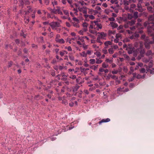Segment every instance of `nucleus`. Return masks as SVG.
<instances>
[{
	"label": "nucleus",
	"instance_id": "1",
	"mask_svg": "<svg viewBox=\"0 0 154 154\" xmlns=\"http://www.w3.org/2000/svg\"><path fill=\"white\" fill-rule=\"evenodd\" d=\"M93 23L95 24V25H94V29L98 31H99L100 29H102V25L101 24L99 23L98 21H91V23L93 24Z\"/></svg>",
	"mask_w": 154,
	"mask_h": 154
},
{
	"label": "nucleus",
	"instance_id": "2",
	"mask_svg": "<svg viewBox=\"0 0 154 154\" xmlns=\"http://www.w3.org/2000/svg\"><path fill=\"white\" fill-rule=\"evenodd\" d=\"M60 23L59 22H53L51 23L49 25L52 29H56L57 27L60 26Z\"/></svg>",
	"mask_w": 154,
	"mask_h": 154
},
{
	"label": "nucleus",
	"instance_id": "3",
	"mask_svg": "<svg viewBox=\"0 0 154 154\" xmlns=\"http://www.w3.org/2000/svg\"><path fill=\"white\" fill-rule=\"evenodd\" d=\"M60 35L57 34L56 35L55 38V41L57 42L60 44H63L65 43V41L62 38H60Z\"/></svg>",
	"mask_w": 154,
	"mask_h": 154
},
{
	"label": "nucleus",
	"instance_id": "4",
	"mask_svg": "<svg viewBox=\"0 0 154 154\" xmlns=\"http://www.w3.org/2000/svg\"><path fill=\"white\" fill-rule=\"evenodd\" d=\"M57 9H51V12L54 14H58L60 15H62L63 14L62 11L60 10V7H57Z\"/></svg>",
	"mask_w": 154,
	"mask_h": 154
},
{
	"label": "nucleus",
	"instance_id": "5",
	"mask_svg": "<svg viewBox=\"0 0 154 154\" xmlns=\"http://www.w3.org/2000/svg\"><path fill=\"white\" fill-rule=\"evenodd\" d=\"M87 8L85 7H83L82 8L79 7L78 8V10H79V11L80 12L83 13L84 14H87Z\"/></svg>",
	"mask_w": 154,
	"mask_h": 154
},
{
	"label": "nucleus",
	"instance_id": "6",
	"mask_svg": "<svg viewBox=\"0 0 154 154\" xmlns=\"http://www.w3.org/2000/svg\"><path fill=\"white\" fill-rule=\"evenodd\" d=\"M143 46V44L142 42L140 43V49H138V51L140 52L141 54L142 55L144 52V49H142V48Z\"/></svg>",
	"mask_w": 154,
	"mask_h": 154
},
{
	"label": "nucleus",
	"instance_id": "7",
	"mask_svg": "<svg viewBox=\"0 0 154 154\" xmlns=\"http://www.w3.org/2000/svg\"><path fill=\"white\" fill-rule=\"evenodd\" d=\"M98 33L99 34L98 36L101 39H105L106 35V34L103 32H98Z\"/></svg>",
	"mask_w": 154,
	"mask_h": 154
},
{
	"label": "nucleus",
	"instance_id": "8",
	"mask_svg": "<svg viewBox=\"0 0 154 154\" xmlns=\"http://www.w3.org/2000/svg\"><path fill=\"white\" fill-rule=\"evenodd\" d=\"M110 121V119L109 118H107L106 119H102L101 121H100L99 122L100 124L101 123L104 122H109Z\"/></svg>",
	"mask_w": 154,
	"mask_h": 154
},
{
	"label": "nucleus",
	"instance_id": "9",
	"mask_svg": "<svg viewBox=\"0 0 154 154\" xmlns=\"http://www.w3.org/2000/svg\"><path fill=\"white\" fill-rule=\"evenodd\" d=\"M110 24L113 28H116L118 26V25L117 23L113 22H111Z\"/></svg>",
	"mask_w": 154,
	"mask_h": 154
},
{
	"label": "nucleus",
	"instance_id": "10",
	"mask_svg": "<svg viewBox=\"0 0 154 154\" xmlns=\"http://www.w3.org/2000/svg\"><path fill=\"white\" fill-rule=\"evenodd\" d=\"M81 56L83 57H86L87 56L86 53L85 51H83L79 54Z\"/></svg>",
	"mask_w": 154,
	"mask_h": 154
},
{
	"label": "nucleus",
	"instance_id": "11",
	"mask_svg": "<svg viewBox=\"0 0 154 154\" xmlns=\"http://www.w3.org/2000/svg\"><path fill=\"white\" fill-rule=\"evenodd\" d=\"M67 52L65 51H63L60 52V54L61 57L64 56L65 54H67Z\"/></svg>",
	"mask_w": 154,
	"mask_h": 154
},
{
	"label": "nucleus",
	"instance_id": "12",
	"mask_svg": "<svg viewBox=\"0 0 154 154\" xmlns=\"http://www.w3.org/2000/svg\"><path fill=\"white\" fill-rule=\"evenodd\" d=\"M89 32L91 33L97 34V32L95 30H93L91 29H89Z\"/></svg>",
	"mask_w": 154,
	"mask_h": 154
},
{
	"label": "nucleus",
	"instance_id": "13",
	"mask_svg": "<svg viewBox=\"0 0 154 154\" xmlns=\"http://www.w3.org/2000/svg\"><path fill=\"white\" fill-rule=\"evenodd\" d=\"M114 50L113 48H111L108 49V52L109 54H112L114 53Z\"/></svg>",
	"mask_w": 154,
	"mask_h": 154
},
{
	"label": "nucleus",
	"instance_id": "14",
	"mask_svg": "<svg viewBox=\"0 0 154 154\" xmlns=\"http://www.w3.org/2000/svg\"><path fill=\"white\" fill-rule=\"evenodd\" d=\"M95 60L94 59H91L89 60V63L91 64H93L95 63Z\"/></svg>",
	"mask_w": 154,
	"mask_h": 154
},
{
	"label": "nucleus",
	"instance_id": "15",
	"mask_svg": "<svg viewBox=\"0 0 154 154\" xmlns=\"http://www.w3.org/2000/svg\"><path fill=\"white\" fill-rule=\"evenodd\" d=\"M69 57L71 60L74 61L75 60L74 57L72 55L70 54L69 55Z\"/></svg>",
	"mask_w": 154,
	"mask_h": 154
},
{
	"label": "nucleus",
	"instance_id": "16",
	"mask_svg": "<svg viewBox=\"0 0 154 154\" xmlns=\"http://www.w3.org/2000/svg\"><path fill=\"white\" fill-rule=\"evenodd\" d=\"M86 53L87 55L88 54L89 55H91L93 53V51L92 50H88L87 51V52Z\"/></svg>",
	"mask_w": 154,
	"mask_h": 154
},
{
	"label": "nucleus",
	"instance_id": "17",
	"mask_svg": "<svg viewBox=\"0 0 154 154\" xmlns=\"http://www.w3.org/2000/svg\"><path fill=\"white\" fill-rule=\"evenodd\" d=\"M135 23V22L134 20H132L128 22V24L130 26L133 25Z\"/></svg>",
	"mask_w": 154,
	"mask_h": 154
},
{
	"label": "nucleus",
	"instance_id": "18",
	"mask_svg": "<svg viewBox=\"0 0 154 154\" xmlns=\"http://www.w3.org/2000/svg\"><path fill=\"white\" fill-rule=\"evenodd\" d=\"M101 38H99L98 36V37L97 38V40H96V42H97L100 43V45H101L102 44V42L100 41V39Z\"/></svg>",
	"mask_w": 154,
	"mask_h": 154
},
{
	"label": "nucleus",
	"instance_id": "19",
	"mask_svg": "<svg viewBox=\"0 0 154 154\" xmlns=\"http://www.w3.org/2000/svg\"><path fill=\"white\" fill-rule=\"evenodd\" d=\"M73 26L76 28H79V25L78 23L75 22L73 23Z\"/></svg>",
	"mask_w": 154,
	"mask_h": 154
},
{
	"label": "nucleus",
	"instance_id": "20",
	"mask_svg": "<svg viewBox=\"0 0 154 154\" xmlns=\"http://www.w3.org/2000/svg\"><path fill=\"white\" fill-rule=\"evenodd\" d=\"M127 50L128 51V52L129 54H131L132 53L133 50L131 48H127Z\"/></svg>",
	"mask_w": 154,
	"mask_h": 154
},
{
	"label": "nucleus",
	"instance_id": "21",
	"mask_svg": "<svg viewBox=\"0 0 154 154\" xmlns=\"http://www.w3.org/2000/svg\"><path fill=\"white\" fill-rule=\"evenodd\" d=\"M94 54L96 55L97 57H99L101 56V54L100 52L97 51L94 53Z\"/></svg>",
	"mask_w": 154,
	"mask_h": 154
},
{
	"label": "nucleus",
	"instance_id": "22",
	"mask_svg": "<svg viewBox=\"0 0 154 154\" xmlns=\"http://www.w3.org/2000/svg\"><path fill=\"white\" fill-rule=\"evenodd\" d=\"M96 63L97 64H100L102 62V60L98 58H96Z\"/></svg>",
	"mask_w": 154,
	"mask_h": 154
},
{
	"label": "nucleus",
	"instance_id": "23",
	"mask_svg": "<svg viewBox=\"0 0 154 154\" xmlns=\"http://www.w3.org/2000/svg\"><path fill=\"white\" fill-rule=\"evenodd\" d=\"M102 52L104 54H106L108 53V51H107V50L105 48L103 49L102 50Z\"/></svg>",
	"mask_w": 154,
	"mask_h": 154
},
{
	"label": "nucleus",
	"instance_id": "24",
	"mask_svg": "<svg viewBox=\"0 0 154 154\" xmlns=\"http://www.w3.org/2000/svg\"><path fill=\"white\" fill-rule=\"evenodd\" d=\"M116 38L119 39L121 38V35L120 33H118L116 35Z\"/></svg>",
	"mask_w": 154,
	"mask_h": 154
},
{
	"label": "nucleus",
	"instance_id": "25",
	"mask_svg": "<svg viewBox=\"0 0 154 154\" xmlns=\"http://www.w3.org/2000/svg\"><path fill=\"white\" fill-rule=\"evenodd\" d=\"M88 26V24L86 22H84L82 24V26L84 28H87Z\"/></svg>",
	"mask_w": 154,
	"mask_h": 154
},
{
	"label": "nucleus",
	"instance_id": "26",
	"mask_svg": "<svg viewBox=\"0 0 154 154\" xmlns=\"http://www.w3.org/2000/svg\"><path fill=\"white\" fill-rule=\"evenodd\" d=\"M115 33V32L114 31H112L111 30H109L108 31V34L109 35H110L111 34H114Z\"/></svg>",
	"mask_w": 154,
	"mask_h": 154
},
{
	"label": "nucleus",
	"instance_id": "27",
	"mask_svg": "<svg viewBox=\"0 0 154 154\" xmlns=\"http://www.w3.org/2000/svg\"><path fill=\"white\" fill-rule=\"evenodd\" d=\"M115 77L116 76L114 75H112L111 74H109L107 76V77L108 78H110L111 77L113 79H114Z\"/></svg>",
	"mask_w": 154,
	"mask_h": 154
},
{
	"label": "nucleus",
	"instance_id": "28",
	"mask_svg": "<svg viewBox=\"0 0 154 154\" xmlns=\"http://www.w3.org/2000/svg\"><path fill=\"white\" fill-rule=\"evenodd\" d=\"M105 45L106 46H108L109 45L111 44V42L110 41L106 42L105 43Z\"/></svg>",
	"mask_w": 154,
	"mask_h": 154
},
{
	"label": "nucleus",
	"instance_id": "29",
	"mask_svg": "<svg viewBox=\"0 0 154 154\" xmlns=\"http://www.w3.org/2000/svg\"><path fill=\"white\" fill-rule=\"evenodd\" d=\"M113 60L112 59H106V61L107 62H109L110 63H111L112 62Z\"/></svg>",
	"mask_w": 154,
	"mask_h": 154
},
{
	"label": "nucleus",
	"instance_id": "30",
	"mask_svg": "<svg viewBox=\"0 0 154 154\" xmlns=\"http://www.w3.org/2000/svg\"><path fill=\"white\" fill-rule=\"evenodd\" d=\"M110 2L112 4L115 3L116 4H118V2L117 0H111Z\"/></svg>",
	"mask_w": 154,
	"mask_h": 154
},
{
	"label": "nucleus",
	"instance_id": "31",
	"mask_svg": "<svg viewBox=\"0 0 154 154\" xmlns=\"http://www.w3.org/2000/svg\"><path fill=\"white\" fill-rule=\"evenodd\" d=\"M102 67L104 68H107L108 67V65L106 64L105 63H103V64H102Z\"/></svg>",
	"mask_w": 154,
	"mask_h": 154
},
{
	"label": "nucleus",
	"instance_id": "32",
	"mask_svg": "<svg viewBox=\"0 0 154 154\" xmlns=\"http://www.w3.org/2000/svg\"><path fill=\"white\" fill-rule=\"evenodd\" d=\"M124 4L125 5H128L129 4V2L126 0H123Z\"/></svg>",
	"mask_w": 154,
	"mask_h": 154
},
{
	"label": "nucleus",
	"instance_id": "33",
	"mask_svg": "<svg viewBox=\"0 0 154 154\" xmlns=\"http://www.w3.org/2000/svg\"><path fill=\"white\" fill-rule=\"evenodd\" d=\"M152 54V52L151 51L149 50L147 51L146 53V54L147 56H149L151 55Z\"/></svg>",
	"mask_w": 154,
	"mask_h": 154
},
{
	"label": "nucleus",
	"instance_id": "34",
	"mask_svg": "<svg viewBox=\"0 0 154 154\" xmlns=\"http://www.w3.org/2000/svg\"><path fill=\"white\" fill-rule=\"evenodd\" d=\"M133 77L131 78L130 79H129V80L130 81H133L134 80V77H135L136 75V74L135 73H133Z\"/></svg>",
	"mask_w": 154,
	"mask_h": 154
},
{
	"label": "nucleus",
	"instance_id": "35",
	"mask_svg": "<svg viewBox=\"0 0 154 154\" xmlns=\"http://www.w3.org/2000/svg\"><path fill=\"white\" fill-rule=\"evenodd\" d=\"M88 17L91 20H93L95 19V17L92 15H90L88 16Z\"/></svg>",
	"mask_w": 154,
	"mask_h": 154
},
{
	"label": "nucleus",
	"instance_id": "36",
	"mask_svg": "<svg viewBox=\"0 0 154 154\" xmlns=\"http://www.w3.org/2000/svg\"><path fill=\"white\" fill-rule=\"evenodd\" d=\"M63 12L64 13V14L67 15V16H68L69 15V12H68V11H67V10H63Z\"/></svg>",
	"mask_w": 154,
	"mask_h": 154
},
{
	"label": "nucleus",
	"instance_id": "37",
	"mask_svg": "<svg viewBox=\"0 0 154 154\" xmlns=\"http://www.w3.org/2000/svg\"><path fill=\"white\" fill-rule=\"evenodd\" d=\"M145 47L147 48H149V42L147 43V42H146L145 44Z\"/></svg>",
	"mask_w": 154,
	"mask_h": 154
},
{
	"label": "nucleus",
	"instance_id": "38",
	"mask_svg": "<svg viewBox=\"0 0 154 154\" xmlns=\"http://www.w3.org/2000/svg\"><path fill=\"white\" fill-rule=\"evenodd\" d=\"M95 9L97 11H100L101 10V9L100 7L97 6L95 7Z\"/></svg>",
	"mask_w": 154,
	"mask_h": 154
},
{
	"label": "nucleus",
	"instance_id": "39",
	"mask_svg": "<svg viewBox=\"0 0 154 154\" xmlns=\"http://www.w3.org/2000/svg\"><path fill=\"white\" fill-rule=\"evenodd\" d=\"M88 46L85 44H83V47L84 50L88 48Z\"/></svg>",
	"mask_w": 154,
	"mask_h": 154
},
{
	"label": "nucleus",
	"instance_id": "40",
	"mask_svg": "<svg viewBox=\"0 0 154 154\" xmlns=\"http://www.w3.org/2000/svg\"><path fill=\"white\" fill-rule=\"evenodd\" d=\"M118 72V70H114L112 72V73L113 74H117Z\"/></svg>",
	"mask_w": 154,
	"mask_h": 154
},
{
	"label": "nucleus",
	"instance_id": "41",
	"mask_svg": "<svg viewBox=\"0 0 154 154\" xmlns=\"http://www.w3.org/2000/svg\"><path fill=\"white\" fill-rule=\"evenodd\" d=\"M104 12L107 14H108L109 13V10L108 9H106L104 10Z\"/></svg>",
	"mask_w": 154,
	"mask_h": 154
},
{
	"label": "nucleus",
	"instance_id": "42",
	"mask_svg": "<svg viewBox=\"0 0 154 154\" xmlns=\"http://www.w3.org/2000/svg\"><path fill=\"white\" fill-rule=\"evenodd\" d=\"M124 57L126 60H129V57L126 54L124 55Z\"/></svg>",
	"mask_w": 154,
	"mask_h": 154
},
{
	"label": "nucleus",
	"instance_id": "43",
	"mask_svg": "<svg viewBox=\"0 0 154 154\" xmlns=\"http://www.w3.org/2000/svg\"><path fill=\"white\" fill-rule=\"evenodd\" d=\"M136 5H135L134 4H132L131 5V8H135L136 7Z\"/></svg>",
	"mask_w": 154,
	"mask_h": 154
},
{
	"label": "nucleus",
	"instance_id": "44",
	"mask_svg": "<svg viewBox=\"0 0 154 154\" xmlns=\"http://www.w3.org/2000/svg\"><path fill=\"white\" fill-rule=\"evenodd\" d=\"M102 5L103 6V7H104L105 8H107L108 7L107 4L106 3H103L102 4Z\"/></svg>",
	"mask_w": 154,
	"mask_h": 154
},
{
	"label": "nucleus",
	"instance_id": "45",
	"mask_svg": "<svg viewBox=\"0 0 154 154\" xmlns=\"http://www.w3.org/2000/svg\"><path fill=\"white\" fill-rule=\"evenodd\" d=\"M138 13L137 12H135L134 13V17L136 18H137L138 17L137 15H138Z\"/></svg>",
	"mask_w": 154,
	"mask_h": 154
},
{
	"label": "nucleus",
	"instance_id": "46",
	"mask_svg": "<svg viewBox=\"0 0 154 154\" xmlns=\"http://www.w3.org/2000/svg\"><path fill=\"white\" fill-rule=\"evenodd\" d=\"M92 47L93 48H95V49H97L99 48V46H97L96 45H92Z\"/></svg>",
	"mask_w": 154,
	"mask_h": 154
},
{
	"label": "nucleus",
	"instance_id": "47",
	"mask_svg": "<svg viewBox=\"0 0 154 154\" xmlns=\"http://www.w3.org/2000/svg\"><path fill=\"white\" fill-rule=\"evenodd\" d=\"M66 48H67V50L69 51H72V49L70 46H69L67 48L66 47Z\"/></svg>",
	"mask_w": 154,
	"mask_h": 154
},
{
	"label": "nucleus",
	"instance_id": "48",
	"mask_svg": "<svg viewBox=\"0 0 154 154\" xmlns=\"http://www.w3.org/2000/svg\"><path fill=\"white\" fill-rule=\"evenodd\" d=\"M54 19H55L56 20H58V22L60 23L61 22V21L59 20L57 17L56 16L55 17H54Z\"/></svg>",
	"mask_w": 154,
	"mask_h": 154
},
{
	"label": "nucleus",
	"instance_id": "49",
	"mask_svg": "<svg viewBox=\"0 0 154 154\" xmlns=\"http://www.w3.org/2000/svg\"><path fill=\"white\" fill-rule=\"evenodd\" d=\"M79 33L81 35H83L84 34V32L83 30H81L79 32Z\"/></svg>",
	"mask_w": 154,
	"mask_h": 154
},
{
	"label": "nucleus",
	"instance_id": "50",
	"mask_svg": "<svg viewBox=\"0 0 154 154\" xmlns=\"http://www.w3.org/2000/svg\"><path fill=\"white\" fill-rule=\"evenodd\" d=\"M118 55V53H115L112 55V57L113 58H116Z\"/></svg>",
	"mask_w": 154,
	"mask_h": 154
},
{
	"label": "nucleus",
	"instance_id": "51",
	"mask_svg": "<svg viewBox=\"0 0 154 154\" xmlns=\"http://www.w3.org/2000/svg\"><path fill=\"white\" fill-rule=\"evenodd\" d=\"M52 4L53 6H54V5H57V2L55 1H54L52 2Z\"/></svg>",
	"mask_w": 154,
	"mask_h": 154
},
{
	"label": "nucleus",
	"instance_id": "52",
	"mask_svg": "<svg viewBox=\"0 0 154 154\" xmlns=\"http://www.w3.org/2000/svg\"><path fill=\"white\" fill-rule=\"evenodd\" d=\"M130 70L131 72H130V74H131L132 72H133L134 70V69L133 67H130Z\"/></svg>",
	"mask_w": 154,
	"mask_h": 154
},
{
	"label": "nucleus",
	"instance_id": "53",
	"mask_svg": "<svg viewBox=\"0 0 154 154\" xmlns=\"http://www.w3.org/2000/svg\"><path fill=\"white\" fill-rule=\"evenodd\" d=\"M140 72L142 73H144L146 71V70L144 68H142L141 69L140 71Z\"/></svg>",
	"mask_w": 154,
	"mask_h": 154
},
{
	"label": "nucleus",
	"instance_id": "54",
	"mask_svg": "<svg viewBox=\"0 0 154 154\" xmlns=\"http://www.w3.org/2000/svg\"><path fill=\"white\" fill-rule=\"evenodd\" d=\"M66 25L68 27H69L71 26V25L70 23L69 22L66 23Z\"/></svg>",
	"mask_w": 154,
	"mask_h": 154
},
{
	"label": "nucleus",
	"instance_id": "55",
	"mask_svg": "<svg viewBox=\"0 0 154 154\" xmlns=\"http://www.w3.org/2000/svg\"><path fill=\"white\" fill-rule=\"evenodd\" d=\"M94 25H93V24H91V25L89 27V29H94Z\"/></svg>",
	"mask_w": 154,
	"mask_h": 154
},
{
	"label": "nucleus",
	"instance_id": "56",
	"mask_svg": "<svg viewBox=\"0 0 154 154\" xmlns=\"http://www.w3.org/2000/svg\"><path fill=\"white\" fill-rule=\"evenodd\" d=\"M119 39L116 38L114 40V42L115 43H117L119 42Z\"/></svg>",
	"mask_w": 154,
	"mask_h": 154
},
{
	"label": "nucleus",
	"instance_id": "57",
	"mask_svg": "<svg viewBox=\"0 0 154 154\" xmlns=\"http://www.w3.org/2000/svg\"><path fill=\"white\" fill-rule=\"evenodd\" d=\"M154 69H153V70H152L151 69H150L149 70V72L151 74H154Z\"/></svg>",
	"mask_w": 154,
	"mask_h": 154
},
{
	"label": "nucleus",
	"instance_id": "58",
	"mask_svg": "<svg viewBox=\"0 0 154 154\" xmlns=\"http://www.w3.org/2000/svg\"><path fill=\"white\" fill-rule=\"evenodd\" d=\"M64 68V66H59V69L60 70H62V69H63Z\"/></svg>",
	"mask_w": 154,
	"mask_h": 154
},
{
	"label": "nucleus",
	"instance_id": "59",
	"mask_svg": "<svg viewBox=\"0 0 154 154\" xmlns=\"http://www.w3.org/2000/svg\"><path fill=\"white\" fill-rule=\"evenodd\" d=\"M147 8L148 10L149 11H151L152 9V8L150 6L148 7Z\"/></svg>",
	"mask_w": 154,
	"mask_h": 154
},
{
	"label": "nucleus",
	"instance_id": "60",
	"mask_svg": "<svg viewBox=\"0 0 154 154\" xmlns=\"http://www.w3.org/2000/svg\"><path fill=\"white\" fill-rule=\"evenodd\" d=\"M70 78L72 79H75L76 78V76L75 75H73L70 77Z\"/></svg>",
	"mask_w": 154,
	"mask_h": 154
},
{
	"label": "nucleus",
	"instance_id": "61",
	"mask_svg": "<svg viewBox=\"0 0 154 154\" xmlns=\"http://www.w3.org/2000/svg\"><path fill=\"white\" fill-rule=\"evenodd\" d=\"M153 66V64L152 62L151 61H150L149 63V68H151L152 67V66Z\"/></svg>",
	"mask_w": 154,
	"mask_h": 154
},
{
	"label": "nucleus",
	"instance_id": "62",
	"mask_svg": "<svg viewBox=\"0 0 154 154\" xmlns=\"http://www.w3.org/2000/svg\"><path fill=\"white\" fill-rule=\"evenodd\" d=\"M109 20L110 21H114L115 20V18L113 17L109 18Z\"/></svg>",
	"mask_w": 154,
	"mask_h": 154
},
{
	"label": "nucleus",
	"instance_id": "63",
	"mask_svg": "<svg viewBox=\"0 0 154 154\" xmlns=\"http://www.w3.org/2000/svg\"><path fill=\"white\" fill-rule=\"evenodd\" d=\"M62 103L65 105H66V104H67V101L65 100H63L62 101Z\"/></svg>",
	"mask_w": 154,
	"mask_h": 154
},
{
	"label": "nucleus",
	"instance_id": "64",
	"mask_svg": "<svg viewBox=\"0 0 154 154\" xmlns=\"http://www.w3.org/2000/svg\"><path fill=\"white\" fill-rule=\"evenodd\" d=\"M137 6L138 8H141V4L138 3L137 5Z\"/></svg>",
	"mask_w": 154,
	"mask_h": 154
}]
</instances>
